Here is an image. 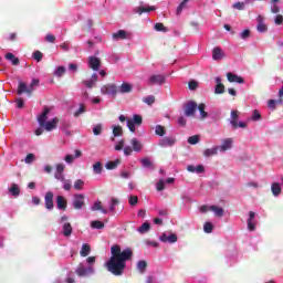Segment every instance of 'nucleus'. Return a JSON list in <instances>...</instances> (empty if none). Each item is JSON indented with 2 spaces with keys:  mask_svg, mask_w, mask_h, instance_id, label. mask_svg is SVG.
I'll list each match as a JSON object with an SVG mask.
<instances>
[{
  "mask_svg": "<svg viewBox=\"0 0 283 283\" xmlns=\"http://www.w3.org/2000/svg\"><path fill=\"white\" fill-rule=\"evenodd\" d=\"M96 83H98V74L96 73H93L90 78L83 81V85L88 90H92Z\"/></svg>",
  "mask_w": 283,
  "mask_h": 283,
  "instance_id": "17",
  "label": "nucleus"
},
{
  "mask_svg": "<svg viewBox=\"0 0 283 283\" xmlns=\"http://www.w3.org/2000/svg\"><path fill=\"white\" fill-rule=\"evenodd\" d=\"M118 205V199H112L109 203V211L114 212L116 211V206Z\"/></svg>",
  "mask_w": 283,
  "mask_h": 283,
  "instance_id": "56",
  "label": "nucleus"
},
{
  "mask_svg": "<svg viewBox=\"0 0 283 283\" xmlns=\"http://www.w3.org/2000/svg\"><path fill=\"white\" fill-rule=\"evenodd\" d=\"M45 209L52 211L54 209V192L48 191L44 196Z\"/></svg>",
  "mask_w": 283,
  "mask_h": 283,
  "instance_id": "13",
  "label": "nucleus"
},
{
  "mask_svg": "<svg viewBox=\"0 0 283 283\" xmlns=\"http://www.w3.org/2000/svg\"><path fill=\"white\" fill-rule=\"evenodd\" d=\"M197 107H198V104H196V102H188L185 105V116H193V114H196Z\"/></svg>",
  "mask_w": 283,
  "mask_h": 283,
  "instance_id": "18",
  "label": "nucleus"
},
{
  "mask_svg": "<svg viewBox=\"0 0 283 283\" xmlns=\"http://www.w3.org/2000/svg\"><path fill=\"white\" fill-rule=\"evenodd\" d=\"M233 147V138H226L221 142L220 146H217L220 154H224L226 151H229V149H232Z\"/></svg>",
  "mask_w": 283,
  "mask_h": 283,
  "instance_id": "11",
  "label": "nucleus"
},
{
  "mask_svg": "<svg viewBox=\"0 0 283 283\" xmlns=\"http://www.w3.org/2000/svg\"><path fill=\"white\" fill-rule=\"evenodd\" d=\"M102 132H103V125L97 124V125H95V126L93 127V134H94V136H101Z\"/></svg>",
  "mask_w": 283,
  "mask_h": 283,
  "instance_id": "50",
  "label": "nucleus"
},
{
  "mask_svg": "<svg viewBox=\"0 0 283 283\" xmlns=\"http://www.w3.org/2000/svg\"><path fill=\"white\" fill-rule=\"evenodd\" d=\"M62 188L64 189V191H70V189H72V180L70 179H64L62 180Z\"/></svg>",
  "mask_w": 283,
  "mask_h": 283,
  "instance_id": "49",
  "label": "nucleus"
},
{
  "mask_svg": "<svg viewBox=\"0 0 283 283\" xmlns=\"http://www.w3.org/2000/svg\"><path fill=\"white\" fill-rule=\"evenodd\" d=\"M33 59L38 61V63L41 62L43 60V53H41L40 51H35L33 53Z\"/></svg>",
  "mask_w": 283,
  "mask_h": 283,
  "instance_id": "60",
  "label": "nucleus"
},
{
  "mask_svg": "<svg viewBox=\"0 0 283 283\" xmlns=\"http://www.w3.org/2000/svg\"><path fill=\"white\" fill-rule=\"evenodd\" d=\"M154 30H156V32H168L167 27L160 22L154 25Z\"/></svg>",
  "mask_w": 283,
  "mask_h": 283,
  "instance_id": "46",
  "label": "nucleus"
},
{
  "mask_svg": "<svg viewBox=\"0 0 283 283\" xmlns=\"http://www.w3.org/2000/svg\"><path fill=\"white\" fill-rule=\"evenodd\" d=\"M62 229H63V235L65 238H70V235H72V224H70V222L63 223Z\"/></svg>",
  "mask_w": 283,
  "mask_h": 283,
  "instance_id": "34",
  "label": "nucleus"
},
{
  "mask_svg": "<svg viewBox=\"0 0 283 283\" xmlns=\"http://www.w3.org/2000/svg\"><path fill=\"white\" fill-rule=\"evenodd\" d=\"M118 88L114 84H107L101 87V94L106 96H116Z\"/></svg>",
  "mask_w": 283,
  "mask_h": 283,
  "instance_id": "9",
  "label": "nucleus"
},
{
  "mask_svg": "<svg viewBox=\"0 0 283 283\" xmlns=\"http://www.w3.org/2000/svg\"><path fill=\"white\" fill-rule=\"evenodd\" d=\"M115 151H123L125 149V139H120L114 146Z\"/></svg>",
  "mask_w": 283,
  "mask_h": 283,
  "instance_id": "44",
  "label": "nucleus"
},
{
  "mask_svg": "<svg viewBox=\"0 0 283 283\" xmlns=\"http://www.w3.org/2000/svg\"><path fill=\"white\" fill-rule=\"evenodd\" d=\"M262 118V115H260V112L253 111L252 113V120H260Z\"/></svg>",
  "mask_w": 283,
  "mask_h": 283,
  "instance_id": "64",
  "label": "nucleus"
},
{
  "mask_svg": "<svg viewBox=\"0 0 283 283\" xmlns=\"http://www.w3.org/2000/svg\"><path fill=\"white\" fill-rule=\"evenodd\" d=\"M112 129H113V136L115 138H118V137L123 136V127H120V126H112Z\"/></svg>",
  "mask_w": 283,
  "mask_h": 283,
  "instance_id": "39",
  "label": "nucleus"
},
{
  "mask_svg": "<svg viewBox=\"0 0 283 283\" xmlns=\"http://www.w3.org/2000/svg\"><path fill=\"white\" fill-rule=\"evenodd\" d=\"M48 114H50V108L45 107L42 114L38 116V124L40 127L44 128L45 132H54L59 125V117H54L48 122Z\"/></svg>",
  "mask_w": 283,
  "mask_h": 283,
  "instance_id": "3",
  "label": "nucleus"
},
{
  "mask_svg": "<svg viewBox=\"0 0 283 283\" xmlns=\"http://www.w3.org/2000/svg\"><path fill=\"white\" fill-rule=\"evenodd\" d=\"M188 87L189 90L193 91V90H197L198 88V82H196L195 80L190 81L188 83Z\"/></svg>",
  "mask_w": 283,
  "mask_h": 283,
  "instance_id": "62",
  "label": "nucleus"
},
{
  "mask_svg": "<svg viewBox=\"0 0 283 283\" xmlns=\"http://www.w3.org/2000/svg\"><path fill=\"white\" fill-rule=\"evenodd\" d=\"M91 227L92 229H105V223H103V221L95 220L91 222Z\"/></svg>",
  "mask_w": 283,
  "mask_h": 283,
  "instance_id": "41",
  "label": "nucleus"
},
{
  "mask_svg": "<svg viewBox=\"0 0 283 283\" xmlns=\"http://www.w3.org/2000/svg\"><path fill=\"white\" fill-rule=\"evenodd\" d=\"M84 186H85V181H83L82 179H77L74 182V189H76L77 191H81V189H83Z\"/></svg>",
  "mask_w": 283,
  "mask_h": 283,
  "instance_id": "51",
  "label": "nucleus"
},
{
  "mask_svg": "<svg viewBox=\"0 0 283 283\" xmlns=\"http://www.w3.org/2000/svg\"><path fill=\"white\" fill-rule=\"evenodd\" d=\"M187 171H189L190 174H205V166H202V165H198V166L189 165V166H187Z\"/></svg>",
  "mask_w": 283,
  "mask_h": 283,
  "instance_id": "25",
  "label": "nucleus"
},
{
  "mask_svg": "<svg viewBox=\"0 0 283 283\" xmlns=\"http://www.w3.org/2000/svg\"><path fill=\"white\" fill-rule=\"evenodd\" d=\"M72 206L77 211H81L83 207H85V195L83 193H76L73 196Z\"/></svg>",
  "mask_w": 283,
  "mask_h": 283,
  "instance_id": "6",
  "label": "nucleus"
},
{
  "mask_svg": "<svg viewBox=\"0 0 283 283\" xmlns=\"http://www.w3.org/2000/svg\"><path fill=\"white\" fill-rule=\"evenodd\" d=\"M176 145V137H164L159 140V147H174Z\"/></svg>",
  "mask_w": 283,
  "mask_h": 283,
  "instance_id": "20",
  "label": "nucleus"
},
{
  "mask_svg": "<svg viewBox=\"0 0 283 283\" xmlns=\"http://www.w3.org/2000/svg\"><path fill=\"white\" fill-rule=\"evenodd\" d=\"M198 111H199L201 120H205V118L209 116V113L205 112V104H199Z\"/></svg>",
  "mask_w": 283,
  "mask_h": 283,
  "instance_id": "40",
  "label": "nucleus"
},
{
  "mask_svg": "<svg viewBox=\"0 0 283 283\" xmlns=\"http://www.w3.org/2000/svg\"><path fill=\"white\" fill-rule=\"evenodd\" d=\"M132 255H134V252L130 248L120 250V247L113 245L111 248V258L105 263L107 271L113 275H123V271L127 266V260H132Z\"/></svg>",
  "mask_w": 283,
  "mask_h": 283,
  "instance_id": "1",
  "label": "nucleus"
},
{
  "mask_svg": "<svg viewBox=\"0 0 283 283\" xmlns=\"http://www.w3.org/2000/svg\"><path fill=\"white\" fill-rule=\"evenodd\" d=\"M81 114H85V105H83V104H80V107H78V109L74 113V116H75V117H78V116H81Z\"/></svg>",
  "mask_w": 283,
  "mask_h": 283,
  "instance_id": "57",
  "label": "nucleus"
},
{
  "mask_svg": "<svg viewBox=\"0 0 283 283\" xmlns=\"http://www.w3.org/2000/svg\"><path fill=\"white\" fill-rule=\"evenodd\" d=\"M63 74H65V66H57L54 71V76H57L59 78H61Z\"/></svg>",
  "mask_w": 283,
  "mask_h": 283,
  "instance_id": "48",
  "label": "nucleus"
},
{
  "mask_svg": "<svg viewBox=\"0 0 283 283\" xmlns=\"http://www.w3.org/2000/svg\"><path fill=\"white\" fill-rule=\"evenodd\" d=\"M277 103H282V99H279V101H277V99H270V101L268 102V107H269L270 109H275Z\"/></svg>",
  "mask_w": 283,
  "mask_h": 283,
  "instance_id": "53",
  "label": "nucleus"
},
{
  "mask_svg": "<svg viewBox=\"0 0 283 283\" xmlns=\"http://www.w3.org/2000/svg\"><path fill=\"white\" fill-rule=\"evenodd\" d=\"M95 264L96 256H88L80 262L75 269L77 277H90V275H94V273H96V270L94 269Z\"/></svg>",
  "mask_w": 283,
  "mask_h": 283,
  "instance_id": "2",
  "label": "nucleus"
},
{
  "mask_svg": "<svg viewBox=\"0 0 283 283\" xmlns=\"http://www.w3.org/2000/svg\"><path fill=\"white\" fill-rule=\"evenodd\" d=\"M64 172H65V164H56L55 174H64Z\"/></svg>",
  "mask_w": 283,
  "mask_h": 283,
  "instance_id": "54",
  "label": "nucleus"
},
{
  "mask_svg": "<svg viewBox=\"0 0 283 283\" xmlns=\"http://www.w3.org/2000/svg\"><path fill=\"white\" fill-rule=\"evenodd\" d=\"M256 31L260 32L261 34H264V32L269 31V25L264 23V15L259 14L256 17Z\"/></svg>",
  "mask_w": 283,
  "mask_h": 283,
  "instance_id": "12",
  "label": "nucleus"
},
{
  "mask_svg": "<svg viewBox=\"0 0 283 283\" xmlns=\"http://www.w3.org/2000/svg\"><path fill=\"white\" fill-rule=\"evenodd\" d=\"M4 57L7 61H10L11 64L19 65V57H17L13 53H7Z\"/></svg>",
  "mask_w": 283,
  "mask_h": 283,
  "instance_id": "35",
  "label": "nucleus"
},
{
  "mask_svg": "<svg viewBox=\"0 0 283 283\" xmlns=\"http://www.w3.org/2000/svg\"><path fill=\"white\" fill-rule=\"evenodd\" d=\"M149 229H151V226L149 224V222H145L139 228H137V231H138V233L144 234V233L149 232Z\"/></svg>",
  "mask_w": 283,
  "mask_h": 283,
  "instance_id": "36",
  "label": "nucleus"
},
{
  "mask_svg": "<svg viewBox=\"0 0 283 283\" xmlns=\"http://www.w3.org/2000/svg\"><path fill=\"white\" fill-rule=\"evenodd\" d=\"M134 90V86L127 82L122 83V85L118 88L119 94H129Z\"/></svg>",
  "mask_w": 283,
  "mask_h": 283,
  "instance_id": "27",
  "label": "nucleus"
},
{
  "mask_svg": "<svg viewBox=\"0 0 283 283\" xmlns=\"http://www.w3.org/2000/svg\"><path fill=\"white\" fill-rule=\"evenodd\" d=\"M248 231H255L258 227V220H255V212L250 211L247 219Z\"/></svg>",
  "mask_w": 283,
  "mask_h": 283,
  "instance_id": "8",
  "label": "nucleus"
},
{
  "mask_svg": "<svg viewBox=\"0 0 283 283\" xmlns=\"http://www.w3.org/2000/svg\"><path fill=\"white\" fill-rule=\"evenodd\" d=\"M64 160H65L66 165H72L74 163V160H75V157L73 155H66L64 157Z\"/></svg>",
  "mask_w": 283,
  "mask_h": 283,
  "instance_id": "61",
  "label": "nucleus"
},
{
  "mask_svg": "<svg viewBox=\"0 0 283 283\" xmlns=\"http://www.w3.org/2000/svg\"><path fill=\"white\" fill-rule=\"evenodd\" d=\"M144 145L143 142L138 138H132L130 139V146H125L124 147V156H132V154H134V151L136 154H140V151H143L144 149Z\"/></svg>",
  "mask_w": 283,
  "mask_h": 283,
  "instance_id": "4",
  "label": "nucleus"
},
{
  "mask_svg": "<svg viewBox=\"0 0 283 283\" xmlns=\"http://www.w3.org/2000/svg\"><path fill=\"white\" fill-rule=\"evenodd\" d=\"M227 258L230 263L235 262L238 260V250H235V248L228 250Z\"/></svg>",
  "mask_w": 283,
  "mask_h": 283,
  "instance_id": "30",
  "label": "nucleus"
},
{
  "mask_svg": "<svg viewBox=\"0 0 283 283\" xmlns=\"http://www.w3.org/2000/svg\"><path fill=\"white\" fill-rule=\"evenodd\" d=\"M91 253H92V247H90V244L87 243H83L80 250L81 258H87V255H90Z\"/></svg>",
  "mask_w": 283,
  "mask_h": 283,
  "instance_id": "29",
  "label": "nucleus"
},
{
  "mask_svg": "<svg viewBox=\"0 0 283 283\" xmlns=\"http://www.w3.org/2000/svg\"><path fill=\"white\" fill-rule=\"evenodd\" d=\"M214 94H224V84H222V78L220 76L214 77Z\"/></svg>",
  "mask_w": 283,
  "mask_h": 283,
  "instance_id": "22",
  "label": "nucleus"
},
{
  "mask_svg": "<svg viewBox=\"0 0 283 283\" xmlns=\"http://www.w3.org/2000/svg\"><path fill=\"white\" fill-rule=\"evenodd\" d=\"M88 67H91V70H93L94 72H98V70H101V59L91 55L88 57Z\"/></svg>",
  "mask_w": 283,
  "mask_h": 283,
  "instance_id": "15",
  "label": "nucleus"
},
{
  "mask_svg": "<svg viewBox=\"0 0 283 283\" xmlns=\"http://www.w3.org/2000/svg\"><path fill=\"white\" fill-rule=\"evenodd\" d=\"M167 81V76L163 74H153L148 78V84L150 85H163Z\"/></svg>",
  "mask_w": 283,
  "mask_h": 283,
  "instance_id": "7",
  "label": "nucleus"
},
{
  "mask_svg": "<svg viewBox=\"0 0 283 283\" xmlns=\"http://www.w3.org/2000/svg\"><path fill=\"white\" fill-rule=\"evenodd\" d=\"M203 231H205V233H212L213 232V223L207 221L203 224Z\"/></svg>",
  "mask_w": 283,
  "mask_h": 283,
  "instance_id": "47",
  "label": "nucleus"
},
{
  "mask_svg": "<svg viewBox=\"0 0 283 283\" xmlns=\"http://www.w3.org/2000/svg\"><path fill=\"white\" fill-rule=\"evenodd\" d=\"M210 211L216 216V218H222V216H224V208L216 205L210 206Z\"/></svg>",
  "mask_w": 283,
  "mask_h": 283,
  "instance_id": "26",
  "label": "nucleus"
},
{
  "mask_svg": "<svg viewBox=\"0 0 283 283\" xmlns=\"http://www.w3.org/2000/svg\"><path fill=\"white\" fill-rule=\"evenodd\" d=\"M155 134H156V136H165V134H167V132L165 130V127L163 125H157L155 127Z\"/></svg>",
  "mask_w": 283,
  "mask_h": 283,
  "instance_id": "43",
  "label": "nucleus"
},
{
  "mask_svg": "<svg viewBox=\"0 0 283 283\" xmlns=\"http://www.w3.org/2000/svg\"><path fill=\"white\" fill-rule=\"evenodd\" d=\"M56 205H57V209H60V210L67 209V200H65V197H63V196L56 197Z\"/></svg>",
  "mask_w": 283,
  "mask_h": 283,
  "instance_id": "31",
  "label": "nucleus"
},
{
  "mask_svg": "<svg viewBox=\"0 0 283 283\" xmlns=\"http://www.w3.org/2000/svg\"><path fill=\"white\" fill-rule=\"evenodd\" d=\"M136 125L140 126L143 125V116L135 114L133 115V118H127L126 119V126L128 127L129 132H132V134L136 133Z\"/></svg>",
  "mask_w": 283,
  "mask_h": 283,
  "instance_id": "5",
  "label": "nucleus"
},
{
  "mask_svg": "<svg viewBox=\"0 0 283 283\" xmlns=\"http://www.w3.org/2000/svg\"><path fill=\"white\" fill-rule=\"evenodd\" d=\"M8 193L13 198H19V196H21V187L19 184H11L8 188Z\"/></svg>",
  "mask_w": 283,
  "mask_h": 283,
  "instance_id": "19",
  "label": "nucleus"
},
{
  "mask_svg": "<svg viewBox=\"0 0 283 283\" xmlns=\"http://www.w3.org/2000/svg\"><path fill=\"white\" fill-rule=\"evenodd\" d=\"M227 78H228L229 83H239L240 85H242L244 83V78H242V76H239L231 72L227 73Z\"/></svg>",
  "mask_w": 283,
  "mask_h": 283,
  "instance_id": "21",
  "label": "nucleus"
},
{
  "mask_svg": "<svg viewBox=\"0 0 283 283\" xmlns=\"http://www.w3.org/2000/svg\"><path fill=\"white\" fill-rule=\"evenodd\" d=\"M156 189H157V191H164V189H165V180L164 179H159V181L156 185Z\"/></svg>",
  "mask_w": 283,
  "mask_h": 283,
  "instance_id": "58",
  "label": "nucleus"
},
{
  "mask_svg": "<svg viewBox=\"0 0 283 283\" xmlns=\"http://www.w3.org/2000/svg\"><path fill=\"white\" fill-rule=\"evenodd\" d=\"M34 92L33 87L28 86L25 82H19L18 85V94L21 96V94H32Z\"/></svg>",
  "mask_w": 283,
  "mask_h": 283,
  "instance_id": "16",
  "label": "nucleus"
},
{
  "mask_svg": "<svg viewBox=\"0 0 283 283\" xmlns=\"http://www.w3.org/2000/svg\"><path fill=\"white\" fill-rule=\"evenodd\" d=\"M270 9H271L272 14H279V12L281 10L279 4H270Z\"/></svg>",
  "mask_w": 283,
  "mask_h": 283,
  "instance_id": "59",
  "label": "nucleus"
},
{
  "mask_svg": "<svg viewBox=\"0 0 283 283\" xmlns=\"http://www.w3.org/2000/svg\"><path fill=\"white\" fill-rule=\"evenodd\" d=\"M140 163L143 167H151V160H149V158H143Z\"/></svg>",
  "mask_w": 283,
  "mask_h": 283,
  "instance_id": "63",
  "label": "nucleus"
},
{
  "mask_svg": "<svg viewBox=\"0 0 283 283\" xmlns=\"http://www.w3.org/2000/svg\"><path fill=\"white\" fill-rule=\"evenodd\" d=\"M223 57H224V51H222V49H220V46H216L212 50L213 61H222Z\"/></svg>",
  "mask_w": 283,
  "mask_h": 283,
  "instance_id": "24",
  "label": "nucleus"
},
{
  "mask_svg": "<svg viewBox=\"0 0 283 283\" xmlns=\"http://www.w3.org/2000/svg\"><path fill=\"white\" fill-rule=\"evenodd\" d=\"M271 191L275 198L282 193V186L279 182L271 185Z\"/></svg>",
  "mask_w": 283,
  "mask_h": 283,
  "instance_id": "32",
  "label": "nucleus"
},
{
  "mask_svg": "<svg viewBox=\"0 0 283 283\" xmlns=\"http://www.w3.org/2000/svg\"><path fill=\"white\" fill-rule=\"evenodd\" d=\"M143 102L146 103L147 105H154V103H156V97L150 95V96L144 97Z\"/></svg>",
  "mask_w": 283,
  "mask_h": 283,
  "instance_id": "55",
  "label": "nucleus"
},
{
  "mask_svg": "<svg viewBox=\"0 0 283 283\" xmlns=\"http://www.w3.org/2000/svg\"><path fill=\"white\" fill-rule=\"evenodd\" d=\"M118 165H120V159H116L115 161H108L105 164V167L106 169L112 170V169H116Z\"/></svg>",
  "mask_w": 283,
  "mask_h": 283,
  "instance_id": "38",
  "label": "nucleus"
},
{
  "mask_svg": "<svg viewBox=\"0 0 283 283\" xmlns=\"http://www.w3.org/2000/svg\"><path fill=\"white\" fill-rule=\"evenodd\" d=\"M91 211H101L104 214L107 213V209H103V205L101 203V201H95L91 207Z\"/></svg>",
  "mask_w": 283,
  "mask_h": 283,
  "instance_id": "33",
  "label": "nucleus"
},
{
  "mask_svg": "<svg viewBox=\"0 0 283 283\" xmlns=\"http://www.w3.org/2000/svg\"><path fill=\"white\" fill-rule=\"evenodd\" d=\"M93 172L99 176V174H103V164L101 161H96L93 165Z\"/></svg>",
  "mask_w": 283,
  "mask_h": 283,
  "instance_id": "37",
  "label": "nucleus"
},
{
  "mask_svg": "<svg viewBox=\"0 0 283 283\" xmlns=\"http://www.w3.org/2000/svg\"><path fill=\"white\" fill-rule=\"evenodd\" d=\"M156 10V7L149 6V4H140L139 7H136L133 9V12L135 14H144V12H154Z\"/></svg>",
  "mask_w": 283,
  "mask_h": 283,
  "instance_id": "14",
  "label": "nucleus"
},
{
  "mask_svg": "<svg viewBox=\"0 0 283 283\" xmlns=\"http://www.w3.org/2000/svg\"><path fill=\"white\" fill-rule=\"evenodd\" d=\"M189 145H198L200 143V135H193L188 138Z\"/></svg>",
  "mask_w": 283,
  "mask_h": 283,
  "instance_id": "45",
  "label": "nucleus"
},
{
  "mask_svg": "<svg viewBox=\"0 0 283 283\" xmlns=\"http://www.w3.org/2000/svg\"><path fill=\"white\" fill-rule=\"evenodd\" d=\"M113 41H125L127 39H132V33L125 30H118L117 32L112 34Z\"/></svg>",
  "mask_w": 283,
  "mask_h": 283,
  "instance_id": "10",
  "label": "nucleus"
},
{
  "mask_svg": "<svg viewBox=\"0 0 283 283\" xmlns=\"http://www.w3.org/2000/svg\"><path fill=\"white\" fill-rule=\"evenodd\" d=\"M146 269H147V262L146 261H138L137 262V271L139 273H145Z\"/></svg>",
  "mask_w": 283,
  "mask_h": 283,
  "instance_id": "42",
  "label": "nucleus"
},
{
  "mask_svg": "<svg viewBox=\"0 0 283 283\" xmlns=\"http://www.w3.org/2000/svg\"><path fill=\"white\" fill-rule=\"evenodd\" d=\"M219 148L218 146H214L212 148H207L203 150L205 158H211V156H218Z\"/></svg>",
  "mask_w": 283,
  "mask_h": 283,
  "instance_id": "28",
  "label": "nucleus"
},
{
  "mask_svg": "<svg viewBox=\"0 0 283 283\" xmlns=\"http://www.w3.org/2000/svg\"><path fill=\"white\" fill-rule=\"evenodd\" d=\"M240 39H242L243 41H247V39H249V36H251V31L249 29L243 30L240 34H239Z\"/></svg>",
  "mask_w": 283,
  "mask_h": 283,
  "instance_id": "52",
  "label": "nucleus"
},
{
  "mask_svg": "<svg viewBox=\"0 0 283 283\" xmlns=\"http://www.w3.org/2000/svg\"><path fill=\"white\" fill-rule=\"evenodd\" d=\"M160 242H165V243H169V244H174L176 242H178V235L176 234H170V235H167V234H163L160 238H159Z\"/></svg>",
  "mask_w": 283,
  "mask_h": 283,
  "instance_id": "23",
  "label": "nucleus"
}]
</instances>
